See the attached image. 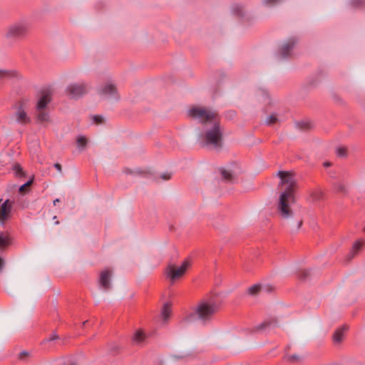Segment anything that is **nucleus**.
I'll use <instances>...</instances> for the list:
<instances>
[{
  "instance_id": "obj_42",
  "label": "nucleus",
  "mask_w": 365,
  "mask_h": 365,
  "mask_svg": "<svg viewBox=\"0 0 365 365\" xmlns=\"http://www.w3.org/2000/svg\"><path fill=\"white\" fill-rule=\"evenodd\" d=\"M59 201H60V200H59V199H56V200H53V205H56V203H58Z\"/></svg>"
},
{
  "instance_id": "obj_31",
  "label": "nucleus",
  "mask_w": 365,
  "mask_h": 365,
  "mask_svg": "<svg viewBox=\"0 0 365 365\" xmlns=\"http://www.w3.org/2000/svg\"><path fill=\"white\" fill-rule=\"evenodd\" d=\"M233 11L235 14H236L238 16H242L243 15V9L242 7L240 6H236L233 8Z\"/></svg>"
},
{
  "instance_id": "obj_25",
  "label": "nucleus",
  "mask_w": 365,
  "mask_h": 365,
  "mask_svg": "<svg viewBox=\"0 0 365 365\" xmlns=\"http://www.w3.org/2000/svg\"><path fill=\"white\" fill-rule=\"evenodd\" d=\"M277 120H278L277 116L276 115V114L273 113V114H271L269 116H267L265 122L267 125H272L276 123L277 122Z\"/></svg>"
},
{
  "instance_id": "obj_33",
  "label": "nucleus",
  "mask_w": 365,
  "mask_h": 365,
  "mask_svg": "<svg viewBox=\"0 0 365 365\" xmlns=\"http://www.w3.org/2000/svg\"><path fill=\"white\" fill-rule=\"evenodd\" d=\"M309 272L307 270H302L299 273V277L301 279H305L308 276Z\"/></svg>"
},
{
  "instance_id": "obj_12",
  "label": "nucleus",
  "mask_w": 365,
  "mask_h": 365,
  "mask_svg": "<svg viewBox=\"0 0 365 365\" xmlns=\"http://www.w3.org/2000/svg\"><path fill=\"white\" fill-rule=\"evenodd\" d=\"M51 101V94L49 91L43 92L40 98H38L36 105V109L41 110L45 109L47 110L48 105Z\"/></svg>"
},
{
  "instance_id": "obj_26",
  "label": "nucleus",
  "mask_w": 365,
  "mask_h": 365,
  "mask_svg": "<svg viewBox=\"0 0 365 365\" xmlns=\"http://www.w3.org/2000/svg\"><path fill=\"white\" fill-rule=\"evenodd\" d=\"M297 127L302 129H309L311 127V125L309 122L302 121L297 123Z\"/></svg>"
},
{
  "instance_id": "obj_19",
  "label": "nucleus",
  "mask_w": 365,
  "mask_h": 365,
  "mask_svg": "<svg viewBox=\"0 0 365 365\" xmlns=\"http://www.w3.org/2000/svg\"><path fill=\"white\" fill-rule=\"evenodd\" d=\"M171 314V307L170 305L168 303H166L164 304L162 311H161V316L162 318L166 321Z\"/></svg>"
},
{
  "instance_id": "obj_8",
  "label": "nucleus",
  "mask_w": 365,
  "mask_h": 365,
  "mask_svg": "<svg viewBox=\"0 0 365 365\" xmlns=\"http://www.w3.org/2000/svg\"><path fill=\"white\" fill-rule=\"evenodd\" d=\"M13 118L17 123L21 125H26L31 122V118L27 114V110L24 103H21L16 107Z\"/></svg>"
},
{
  "instance_id": "obj_35",
  "label": "nucleus",
  "mask_w": 365,
  "mask_h": 365,
  "mask_svg": "<svg viewBox=\"0 0 365 365\" xmlns=\"http://www.w3.org/2000/svg\"><path fill=\"white\" fill-rule=\"evenodd\" d=\"M170 178H171V173H165L161 175V178L165 180H169V179H170Z\"/></svg>"
},
{
  "instance_id": "obj_3",
  "label": "nucleus",
  "mask_w": 365,
  "mask_h": 365,
  "mask_svg": "<svg viewBox=\"0 0 365 365\" xmlns=\"http://www.w3.org/2000/svg\"><path fill=\"white\" fill-rule=\"evenodd\" d=\"M220 303L216 296L202 299L193 309L192 314L202 322L210 321L218 312Z\"/></svg>"
},
{
  "instance_id": "obj_23",
  "label": "nucleus",
  "mask_w": 365,
  "mask_h": 365,
  "mask_svg": "<svg viewBox=\"0 0 365 365\" xmlns=\"http://www.w3.org/2000/svg\"><path fill=\"white\" fill-rule=\"evenodd\" d=\"M9 244V238L4 233H0V248H4Z\"/></svg>"
},
{
  "instance_id": "obj_44",
  "label": "nucleus",
  "mask_w": 365,
  "mask_h": 365,
  "mask_svg": "<svg viewBox=\"0 0 365 365\" xmlns=\"http://www.w3.org/2000/svg\"><path fill=\"white\" fill-rule=\"evenodd\" d=\"M324 166H326V167L330 166V163H324Z\"/></svg>"
},
{
  "instance_id": "obj_10",
  "label": "nucleus",
  "mask_w": 365,
  "mask_h": 365,
  "mask_svg": "<svg viewBox=\"0 0 365 365\" xmlns=\"http://www.w3.org/2000/svg\"><path fill=\"white\" fill-rule=\"evenodd\" d=\"M112 272L109 269L103 270L99 276L98 285L103 291H108L111 288Z\"/></svg>"
},
{
  "instance_id": "obj_2",
  "label": "nucleus",
  "mask_w": 365,
  "mask_h": 365,
  "mask_svg": "<svg viewBox=\"0 0 365 365\" xmlns=\"http://www.w3.org/2000/svg\"><path fill=\"white\" fill-rule=\"evenodd\" d=\"M277 176L280 178L279 187L282 189L277 202V211L284 219H288L294 215L293 205L295 203L294 192L297 184L291 171H278Z\"/></svg>"
},
{
  "instance_id": "obj_41",
  "label": "nucleus",
  "mask_w": 365,
  "mask_h": 365,
  "mask_svg": "<svg viewBox=\"0 0 365 365\" xmlns=\"http://www.w3.org/2000/svg\"><path fill=\"white\" fill-rule=\"evenodd\" d=\"M27 354H27V352H26V351H22V352H21V354H20V358L23 359L25 356H27Z\"/></svg>"
},
{
  "instance_id": "obj_21",
  "label": "nucleus",
  "mask_w": 365,
  "mask_h": 365,
  "mask_svg": "<svg viewBox=\"0 0 365 365\" xmlns=\"http://www.w3.org/2000/svg\"><path fill=\"white\" fill-rule=\"evenodd\" d=\"M267 290L265 287H262L260 284H255L249 288L248 292L250 294H256L262 291Z\"/></svg>"
},
{
  "instance_id": "obj_13",
  "label": "nucleus",
  "mask_w": 365,
  "mask_h": 365,
  "mask_svg": "<svg viewBox=\"0 0 365 365\" xmlns=\"http://www.w3.org/2000/svg\"><path fill=\"white\" fill-rule=\"evenodd\" d=\"M277 326V323L275 321H265L260 324L256 326L254 328V331L255 332H261V331H269L272 328Z\"/></svg>"
},
{
  "instance_id": "obj_27",
  "label": "nucleus",
  "mask_w": 365,
  "mask_h": 365,
  "mask_svg": "<svg viewBox=\"0 0 365 365\" xmlns=\"http://www.w3.org/2000/svg\"><path fill=\"white\" fill-rule=\"evenodd\" d=\"M347 154V150L346 148H338L336 149V155L339 157H344Z\"/></svg>"
},
{
  "instance_id": "obj_11",
  "label": "nucleus",
  "mask_w": 365,
  "mask_h": 365,
  "mask_svg": "<svg viewBox=\"0 0 365 365\" xmlns=\"http://www.w3.org/2000/svg\"><path fill=\"white\" fill-rule=\"evenodd\" d=\"M296 43L297 41L294 38L288 39L284 42L279 48V58L282 59L289 56Z\"/></svg>"
},
{
  "instance_id": "obj_46",
  "label": "nucleus",
  "mask_w": 365,
  "mask_h": 365,
  "mask_svg": "<svg viewBox=\"0 0 365 365\" xmlns=\"http://www.w3.org/2000/svg\"><path fill=\"white\" fill-rule=\"evenodd\" d=\"M364 232H365V227H364Z\"/></svg>"
},
{
  "instance_id": "obj_7",
  "label": "nucleus",
  "mask_w": 365,
  "mask_h": 365,
  "mask_svg": "<svg viewBox=\"0 0 365 365\" xmlns=\"http://www.w3.org/2000/svg\"><path fill=\"white\" fill-rule=\"evenodd\" d=\"M98 93L101 98L110 101H117L120 99L116 86L112 82H107L101 86L98 89Z\"/></svg>"
},
{
  "instance_id": "obj_15",
  "label": "nucleus",
  "mask_w": 365,
  "mask_h": 365,
  "mask_svg": "<svg viewBox=\"0 0 365 365\" xmlns=\"http://www.w3.org/2000/svg\"><path fill=\"white\" fill-rule=\"evenodd\" d=\"M36 120L39 123H47L50 121V115L47 110L41 109L35 110Z\"/></svg>"
},
{
  "instance_id": "obj_14",
  "label": "nucleus",
  "mask_w": 365,
  "mask_h": 365,
  "mask_svg": "<svg viewBox=\"0 0 365 365\" xmlns=\"http://www.w3.org/2000/svg\"><path fill=\"white\" fill-rule=\"evenodd\" d=\"M365 241L362 239L356 241L351 247V251L348 254V259L350 260L353 257H354L362 249Z\"/></svg>"
},
{
  "instance_id": "obj_45",
  "label": "nucleus",
  "mask_w": 365,
  "mask_h": 365,
  "mask_svg": "<svg viewBox=\"0 0 365 365\" xmlns=\"http://www.w3.org/2000/svg\"><path fill=\"white\" fill-rule=\"evenodd\" d=\"M70 365H76V364L72 363V364H71Z\"/></svg>"
},
{
  "instance_id": "obj_36",
  "label": "nucleus",
  "mask_w": 365,
  "mask_h": 365,
  "mask_svg": "<svg viewBox=\"0 0 365 365\" xmlns=\"http://www.w3.org/2000/svg\"><path fill=\"white\" fill-rule=\"evenodd\" d=\"M58 338V336L56 333H53L49 338L46 339V341H51Z\"/></svg>"
},
{
  "instance_id": "obj_5",
  "label": "nucleus",
  "mask_w": 365,
  "mask_h": 365,
  "mask_svg": "<svg viewBox=\"0 0 365 365\" xmlns=\"http://www.w3.org/2000/svg\"><path fill=\"white\" fill-rule=\"evenodd\" d=\"M190 265L191 262L188 259H185L180 266L169 264L165 269V275L171 284H174L185 275Z\"/></svg>"
},
{
  "instance_id": "obj_9",
  "label": "nucleus",
  "mask_w": 365,
  "mask_h": 365,
  "mask_svg": "<svg viewBox=\"0 0 365 365\" xmlns=\"http://www.w3.org/2000/svg\"><path fill=\"white\" fill-rule=\"evenodd\" d=\"M13 202L6 200L3 201L0 199V223L4 225L8 220L11 215Z\"/></svg>"
},
{
  "instance_id": "obj_16",
  "label": "nucleus",
  "mask_w": 365,
  "mask_h": 365,
  "mask_svg": "<svg viewBox=\"0 0 365 365\" xmlns=\"http://www.w3.org/2000/svg\"><path fill=\"white\" fill-rule=\"evenodd\" d=\"M348 330V327L346 325H343L336 330L333 335V339L335 343H340L344 336V333Z\"/></svg>"
},
{
  "instance_id": "obj_20",
  "label": "nucleus",
  "mask_w": 365,
  "mask_h": 365,
  "mask_svg": "<svg viewBox=\"0 0 365 365\" xmlns=\"http://www.w3.org/2000/svg\"><path fill=\"white\" fill-rule=\"evenodd\" d=\"M220 172L222 176V178L229 182H232L234 180V175L232 173L228 170H226L225 168H221L220 170Z\"/></svg>"
},
{
  "instance_id": "obj_39",
  "label": "nucleus",
  "mask_w": 365,
  "mask_h": 365,
  "mask_svg": "<svg viewBox=\"0 0 365 365\" xmlns=\"http://www.w3.org/2000/svg\"><path fill=\"white\" fill-rule=\"evenodd\" d=\"M4 266V260L0 257V272L2 271Z\"/></svg>"
},
{
  "instance_id": "obj_18",
  "label": "nucleus",
  "mask_w": 365,
  "mask_h": 365,
  "mask_svg": "<svg viewBox=\"0 0 365 365\" xmlns=\"http://www.w3.org/2000/svg\"><path fill=\"white\" fill-rule=\"evenodd\" d=\"M303 359H304V356L302 355H299V354H292V355L287 354L284 357V359L286 361L289 362V363L299 362V361H302Z\"/></svg>"
},
{
  "instance_id": "obj_29",
  "label": "nucleus",
  "mask_w": 365,
  "mask_h": 365,
  "mask_svg": "<svg viewBox=\"0 0 365 365\" xmlns=\"http://www.w3.org/2000/svg\"><path fill=\"white\" fill-rule=\"evenodd\" d=\"M336 189L337 191L341 192H346L347 191L346 187L341 182H338L336 184Z\"/></svg>"
},
{
  "instance_id": "obj_4",
  "label": "nucleus",
  "mask_w": 365,
  "mask_h": 365,
  "mask_svg": "<svg viewBox=\"0 0 365 365\" xmlns=\"http://www.w3.org/2000/svg\"><path fill=\"white\" fill-rule=\"evenodd\" d=\"M29 30V24L26 21H20L9 25L5 31V38L14 42L23 38Z\"/></svg>"
},
{
  "instance_id": "obj_1",
  "label": "nucleus",
  "mask_w": 365,
  "mask_h": 365,
  "mask_svg": "<svg viewBox=\"0 0 365 365\" xmlns=\"http://www.w3.org/2000/svg\"><path fill=\"white\" fill-rule=\"evenodd\" d=\"M192 118L198 120L202 125L203 132L200 135L199 141L202 146L219 149L222 146V132L217 114L215 110L192 106L187 110Z\"/></svg>"
},
{
  "instance_id": "obj_28",
  "label": "nucleus",
  "mask_w": 365,
  "mask_h": 365,
  "mask_svg": "<svg viewBox=\"0 0 365 365\" xmlns=\"http://www.w3.org/2000/svg\"><path fill=\"white\" fill-rule=\"evenodd\" d=\"M283 0H263V4L267 6H273L282 2Z\"/></svg>"
},
{
  "instance_id": "obj_34",
  "label": "nucleus",
  "mask_w": 365,
  "mask_h": 365,
  "mask_svg": "<svg viewBox=\"0 0 365 365\" xmlns=\"http://www.w3.org/2000/svg\"><path fill=\"white\" fill-rule=\"evenodd\" d=\"M9 76L7 71L0 69V78H6Z\"/></svg>"
},
{
  "instance_id": "obj_43",
  "label": "nucleus",
  "mask_w": 365,
  "mask_h": 365,
  "mask_svg": "<svg viewBox=\"0 0 365 365\" xmlns=\"http://www.w3.org/2000/svg\"><path fill=\"white\" fill-rule=\"evenodd\" d=\"M302 225V221L299 222V223H298V228H299Z\"/></svg>"
},
{
  "instance_id": "obj_38",
  "label": "nucleus",
  "mask_w": 365,
  "mask_h": 365,
  "mask_svg": "<svg viewBox=\"0 0 365 365\" xmlns=\"http://www.w3.org/2000/svg\"><path fill=\"white\" fill-rule=\"evenodd\" d=\"M322 195V192L320 191H318L314 196L313 200H318L320 199V197Z\"/></svg>"
},
{
  "instance_id": "obj_22",
  "label": "nucleus",
  "mask_w": 365,
  "mask_h": 365,
  "mask_svg": "<svg viewBox=\"0 0 365 365\" xmlns=\"http://www.w3.org/2000/svg\"><path fill=\"white\" fill-rule=\"evenodd\" d=\"M144 339H145V334L140 331H137L135 333L133 338V341L137 344L142 343L144 341Z\"/></svg>"
},
{
  "instance_id": "obj_40",
  "label": "nucleus",
  "mask_w": 365,
  "mask_h": 365,
  "mask_svg": "<svg viewBox=\"0 0 365 365\" xmlns=\"http://www.w3.org/2000/svg\"><path fill=\"white\" fill-rule=\"evenodd\" d=\"M54 167H55V168H56L58 171L61 172L62 168H61V165L59 163H56V164L54 165Z\"/></svg>"
},
{
  "instance_id": "obj_32",
  "label": "nucleus",
  "mask_w": 365,
  "mask_h": 365,
  "mask_svg": "<svg viewBox=\"0 0 365 365\" xmlns=\"http://www.w3.org/2000/svg\"><path fill=\"white\" fill-rule=\"evenodd\" d=\"M93 120L96 124H100L103 122V118L101 115H94Z\"/></svg>"
},
{
  "instance_id": "obj_24",
  "label": "nucleus",
  "mask_w": 365,
  "mask_h": 365,
  "mask_svg": "<svg viewBox=\"0 0 365 365\" xmlns=\"http://www.w3.org/2000/svg\"><path fill=\"white\" fill-rule=\"evenodd\" d=\"M13 170L15 173V175L17 176V177H22L24 175V172L23 170V168L22 167L19 165V164H15L14 165V168H13Z\"/></svg>"
},
{
  "instance_id": "obj_6",
  "label": "nucleus",
  "mask_w": 365,
  "mask_h": 365,
  "mask_svg": "<svg viewBox=\"0 0 365 365\" xmlns=\"http://www.w3.org/2000/svg\"><path fill=\"white\" fill-rule=\"evenodd\" d=\"M88 90V86L86 82L79 81L69 83L65 90L66 94L71 99H79L83 96Z\"/></svg>"
},
{
  "instance_id": "obj_30",
  "label": "nucleus",
  "mask_w": 365,
  "mask_h": 365,
  "mask_svg": "<svg viewBox=\"0 0 365 365\" xmlns=\"http://www.w3.org/2000/svg\"><path fill=\"white\" fill-rule=\"evenodd\" d=\"M33 182V178L30 179L29 180H28L26 183H24V185H22L21 186H20L19 187V192H23L25 191V189L26 187H29Z\"/></svg>"
},
{
  "instance_id": "obj_17",
  "label": "nucleus",
  "mask_w": 365,
  "mask_h": 365,
  "mask_svg": "<svg viewBox=\"0 0 365 365\" xmlns=\"http://www.w3.org/2000/svg\"><path fill=\"white\" fill-rule=\"evenodd\" d=\"M88 143L87 138L83 135H79L76 138L77 148L80 152H82L86 148Z\"/></svg>"
},
{
  "instance_id": "obj_37",
  "label": "nucleus",
  "mask_w": 365,
  "mask_h": 365,
  "mask_svg": "<svg viewBox=\"0 0 365 365\" xmlns=\"http://www.w3.org/2000/svg\"><path fill=\"white\" fill-rule=\"evenodd\" d=\"M363 2L364 0H352L351 4L354 6H359Z\"/></svg>"
}]
</instances>
